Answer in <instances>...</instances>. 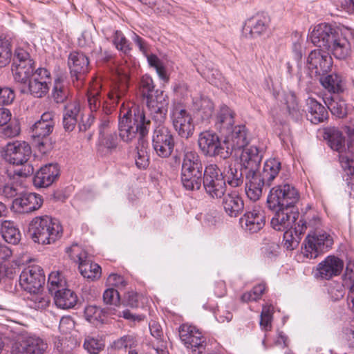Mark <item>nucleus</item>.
<instances>
[{
    "mask_svg": "<svg viewBox=\"0 0 354 354\" xmlns=\"http://www.w3.org/2000/svg\"><path fill=\"white\" fill-rule=\"evenodd\" d=\"M15 98V93L12 88L0 86V105H9L12 103Z\"/></svg>",
    "mask_w": 354,
    "mask_h": 354,
    "instance_id": "55",
    "label": "nucleus"
},
{
    "mask_svg": "<svg viewBox=\"0 0 354 354\" xmlns=\"http://www.w3.org/2000/svg\"><path fill=\"white\" fill-rule=\"evenodd\" d=\"M124 93L118 86L112 88L107 93V98L102 104L100 93H89L87 100L91 114L98 111H102L105 115H110L119 103L120 99Z\"/></svg>",
    "mask_w": 354,
    "mask_h": 354,
    "instance_id": "14",
    "label": "nucleus"
},
{
    "mask_svg": "<svg viewBox=\"0 0 354 354\" xmlns=\"http://www.w3.org/2000/svg\"><path fill=\"white\" fill-rule=\"evenodd\" d=\"M151 121L147 119L142 109L138 106L120 109L118 120V131L120 139L127 143L131 142L138 135L139 146L136 147V165L140 169H145L149 165V158L145 151V137L148 135Z\"/></svg>",
    "mask_w": 354,
    "mask_h": 354,
    "instance_id": "1",
    "label": "nucleus"
},
{
    "mask_svg": "<svg viewBox=\"0 0 354 354\" xmlns=\"http://www.w3.org/2000/svg\"><path fill=\"white\" fill-rule=\"evenodd\" d=\"M53 295L55 305L59 308H73L77 304L78 299L76 293L68 288L58 289Z\"/></svg>",
    "mask_w": 354,
    "mask_h": 354,
    "instance_id": "31",
    "label": "nucleus"
},
{
    "mask_svg": "<svg viewBox=\"0 0 354 354\" xmlns=\"http://www.w3.org/2000/svg\"><path fill=\"white\" fill-rule=\"evenodd\" d=\"M2 226L3 239L10 243L17 244L21 239V234L19 229L10 221H5Z\"/></svg>",
    "mask_w": 354,
    "mask_h": 354,
    "instance_id": "40",
    "label": "nucleus"
},
{
    "mask_svg": "<svg viewBox=\"0 0 354 354\" xmlns=\"http://www.w3.org/2000/svg\"><path fill=\"white\" fill-rule=\"evenodd\" d=\"M324 139L328 147L339 153V160L346 174L354 180V160L346 152V140L342 132L335 127H328L324 129Z\"/></svg>",
    "mask_w": 354,
    "mask_h": 354,
    "instance_id": "8",
    "label": "nucleus"
},
{
    "mask_svg": "<svg viewBox=\"0 0 354 354\" xmlns=\"http://www.w3.org/2000/svg\"><path fill=\"white\" fill-rule=\"evenodd\" d=\"M223 197V205L227 215L236 217L243 211V200L236 192L224 194Z\"/></svg>",
    "mask_w": 354,
    "mask_h": 354,
    "instance_id": "32",
    "label": "nucleus"
},
{
    "mask_svg": "<svg viewBox=\"0 0 354 354\" xmlns=\"http://www.w3.org/2000/svg\"><path fill=\"white\" fill-rule=\"evenodd\" d=\"M59 176L57 163H49L41 167L33 177V184L37 187H47Z\"/></svg>",
    "mask_w": 354,
    "mask_h": 354,
    "instance_id": "25",
    "label": "nucleus"
},
{
    "mask_svg": "<svg viewBox=\"0 0 354 354\" xmlns=\"http://www.w3.org/2000/svg\"><path fill=\"white\" fill-rule=\"evenodd\" d=\"M320 222L319 217L317 214H313L311 216L305 213L301 216L299 222L296 221L295 226V232L296 234H304L308 226L313 227H317Z\"/></svg>",
    "mask_w": 354,
    "mask_h": 354,
    "instance_id": "39",
    "label": "nucleus"
},
{
    "mask_svg": "<svg viewBox=\"0 0 354 354\" xmlns=\"http://www.w3.org/2000/svg\"><path fill=\"white\" fill-rule=\"evenodd\" d=\"M346 133L348 136L347 147L346 148L345 154L350 156L351 158L354 160V128L351 127H346Z\"/></svg>",
    "mask_w": 354,
    "mask_h": 354,
    "instance_id": "64",
    "label": "nucleus"
},
{
    "mask_svg": "<svg viewBox=\"0 0 354 354\" xmlns=\"http://www.w3.org/2000/svg\"><path fill=\"white\" fill-rule=\"evenodd\" d=\"M44 203L41 195L32 192H24L14 199L12 209L19 214H28L39 209Z\"/></svg>",
    "mask_w": 354,
    "mask_h": 354,
    "instance_id": "20",
    "label": "nucleus"
},
{
    "mask_svg": "<svg viewBox=\"0 0 354 354\" xmlns=\"http://www.w3.org/2000/svg\"><path fill=\"white\" fill-rule=\"evenodd\" d=\"M281 169V162L277 158H270L265 162L263 170L258 173V176L267 182V186H270Z\"/></svg>",
    "mask_w": 354,
    "mask_h": 354,
    "instance_id": "36",
    "label": "nucleus"
},
{
    "mask_svg": "<svg viewBox=\"0 0 354 354\" xmlns=\"http://www.w3.org/2000/svg\"><path fill=\"white\" fill-rule=\"evenodd\" d=\"M309 38L315 46L326 50L339 59L346 58L351 50V42L343 30L328 24L315 26Z\"/></svg>",
    "mask_w": 354,
    "mask_h": 354,
    "instance_id": "3",
    "label": "nucleus"
},
{
    "mask_svg": "<svg viewBox=\"0 0 354 354\" xmlns=\"http://www.w3.org/2000/svg\"><path fill=\"white\" fill-rule=\"evenodd\" d=\"M300 194L296 187L283 183L272 187L267 197V207L272 212L271 227L275 230H283L291 227L299 218V212L296 204Z\"/></svg>",
    "mask_w": 354,
    "mask_h": 354,
    "instance_id": "2",
    "label": "nucleus"
},
{
    "mask_svg": "<svg viewBox=\"0 0 354 354\" xmlns=\"http://www.w3.org/2000/svg\"><path fill=\"white\" fill-rule=\"evenodd\" d=\"M187 348H192L194 351H198V354H203L206 346V338L203 335L201 331L198 330L194 333L189 341L183 342Z\"/></svg>",
    "mask_w": 354,
    "mask_h": 354,
    "instance_id": "43",
    "label": "nucleus"
},
{
    "mask_svg": "<svg viewBox=\"0 0 354 354\" xmlns=\"http://www.w3.org/2000/svg\"><path fill=\"white\" fill-rule=\"evenodd\" d=\"M202 185L205 193L213 198H222L226 192L225 176L215 164H210L205 167Z\"/></svg>",
    "mask_w": 354,
    "mask_h": 354,
    "instance_id": "10",
    "label": "nucleus"
},
{
    "mask_svg": "<svg viewBox=\"0 0 354 354\" xmlns=\"http://www.w3.org/2000/svg\"><path fill=\"white\" fill-rule=\"evenodd\" d=\"M80 113V104L77 101L69 102L64 106L63 117L79 120Z\"/></svg>",
    "mask_w": 354,
    "mask_h": 354,
    "instance_id": "53",
    "label": "nucleus"
},
{
    "mask_svg": "<svg viewBox=\"0 0 354 354\" xmlns=\"http://www.w3.org/2000/svg\"><path fill=\"white\" fill-rule=\"evenodd\" d=\"M66 252L68 254L71 259L75 262L80 263L83 262L88 258L87 252L82 250L81 247L76 243L72 244L71 247L66 248Z\"/></svg>",
    "mask_w": 354,
    "mask_h": 354,
    "instance_id": "49",
    "label": "nucleus"
},
{
    "mask_svg": "<svg viewBox=\"0 0 354 354\" xmlns=\"http://www.w3.org/2000/svg\"><path fill=\"white\" fill-rule=\"evenodd\" d=\"M333 61L329 53L321 49L311 50L306 62L307 76L311 80H317L320 77L330 72Z\"/></svg>",
    "mask_w": 354,
    "mask_h": 354,
    "instance_id": "11",
    "label": "nucleus"
},
{
    "mask_svg": "<svg viewBox=\"0 0 354 354\" xmlns=\"http://www.w3.org/2000/svg\"><path fill=\"white\" fill-rule=\"evenodd\" d=\"M333 243V237L325 231L316 230L309 233L304 242L306 256L315 259L329 251Z\"/></svg>",
    "mask_w": 354,
    "mask_h": 354,
    "instance_id": "13",
    "label": "nucleus"
},
{
    "mask_svg": "<svg viewBox=\"0 0 354 354\" xmlns=\"http://www.w3.org/2000/svg\"><path fill=\"white\" fill-rule=\"evenodd\" d=\"M83 346L91 354H97L104 348V344L100 341L92 337H87Z\"/></svg>",
    "mask_w": 354,
    "mask_h": 354,
    "instance_id": "54",
    "label": "nucleus"
},
{
    "mask_svg": "<svg viewBox=\"0 0 354 354\" xmlns=\"http://www.w3.org/2000/svg\"><path fill=\"white\" fill-rule=\"evenodd\" d=\"M151 101H153L155 104L165 106H168L169 102V97L165 93L164 91L159 89L156 90L154 94L151 95V97H149V100H148L147 102Z\"/></svg>",
    "mask_w": 354,
    "mask_h": 354,
    "instance_id": "61",
    "label": "nucleus"
},
{
    "mask_svg": "<svg viewBox=\"0 0 354 354\" xmlns=\"http://www.w3.org/2000/svg\"><path fill=\"white\" fill-rule=\"evenodd\" d=\"M51 84L46 81H39L37 79H30L26 84L20 87V92L29 94L36 98H42L49 92Z\"/></svg>",
    "mask_w": 354,
    "mask_h": 354,
    "instance_id": "30",
    "label": "nucleus"
},
{
    "mask_svg": "<svg viewBox=\"0 0 354 354\" xmlns=\"http://www.w3.org/2000/svg\"><path fill=\"white\" fill-rule=\"evenodd\" d=\"M270 22V19L267 13H257L246 21L243 32H249L252 37L260 36L266 31Z\"/></svg>",
    "mask_w": 354,
    "mask_h": 354,
    "instance_id": "27",
    "label": "nucleus"
},
{
    "mask_svg": "<svg viewBox=\"0 0 354 354\" xmlns=\"http://www.w3.org/2000/svg\"><path fill=\"white\" fill-rule=\"evenodd\" d=\"M301 35L296 32L295 33V38L296 39L292 42V53L294 59L297 62V66L298 68L297 73V77L298 78L299 82H302L304 80V77L302 75L301 73V68H302V64H301V59L303 56L302 53V39H301Z\"/></svg>",
    "mask_w": 354,
    "mask_h": 354,
    "instance_id": "38",
    "label": "nucleus"
},
{
    "mask_svg": "<svg viewBox=\"0 0 354 354\" xmlns=\"http://www.w3.org/2000/svg\"><path fill=\"white\" fill-rule=\"evenodd\" d=\"M115 315H116V309L111 306L100 308L95 305H90L86 306L84 310L86 320L95 326L104 324L106 323L107 317Z\"/></svg>",
    "mask_w": 354,
    "mask_h": 354,
    "instance_id": "24",
    "label": "nucleus"
},
{
    "mask_svg": "<svg viewBox=\"0 0 354 354\" xmlns=\"http://www.w3.org/2000/svg\"><path fill=\"white\" fill-rule=\"evenodd\" d=\"M306 117L311 123L317 124L328 118L326 108L315 98L308 97L306 102Z\"/></svg>",
    "mask_w": 354,
    "mask_h": 354,
    "instance_id": "28",
    "label": "nucleus"
},
{
    "mask_svg": "<svg viewBox=\"0 0 354 354\" xmlns=\"http://www.w3.org/2000/svg\"><path fill=\"white\" fill-rule=\"evenodd\" d=\"M46 348L47 344L42 339L30 336L16 343L13 352L15 354H44Z\"/></svg>",
    "mask_w": 354,
    "mask_h": 354,
    "instance_id": "23",
    "label": "nucleus"
},
{
    "mask_svg": "<svg viewBox=\"0 0 354 354\" xmlns=\"http://www.w3.org/2000/svg\"><path fill=\"white\" fill-rule=\"evenodd\" d=\"M198 144L200 150L206 157L219 158L222 160L229 158V147L225 146L223 138L212 131L200 133Z\"/></svg>",
    "mask_w": 354,
    "mask_h": 354,
    "instance_id": "9",
    "label": "nucleus"
},
{
    "mask_svg": "<svg viewBox=\"0 0 354 354\" xmlns=\"http://www.w3.org/2000/svg\"><path fill=\"white\" fill-rule=\"evenodd\" d=\"M156 90L152 78L148 75H143L139 82V92L142 97L148 101Z\"/></svg>",
    "mask_w": 354,
    "mask_h": 354,
    "instance_id": "44",
    "label": "nucleus"
},
{
    "mask_svg": "<svg viewBox=\"0 0 354 354\" xmlns=\"http://www.w3.org/2000/svg\"><path fill=\"white\" fill-rule=\"evenodd\" d=\"M272 313L269 307H263L261 313L260 325L264 330H270L272 328Z\"/></svg>",
    "mask_w": 354,
    "mask_h": 354,
    "instance_id": "58",
    "label": "nucleus"
},
{
    "mask_svg": "<svg viewBox=\"0 0 354 354\" xmlns=\"http://www.w3.org/2000/svg\"><path fill=\"white\" fill-rule=\"evenodd\" d=\"M78 268L84 278L92 281L100 278L101 275V267L97 263L91 262L88 258L80 263Z\"/></svg>",
    "mask_w": 354,
    "mask_h": 354,
    "instance_id": "37",
    "label": "nucleus"
},
{
    "mask_svg": "<svg viewBox=\"0 0 354 354\" xmlns=\"http://www.w3.org/2000/svg\"><path fill=\"white\" fill-rule=\"evenodd\" d=\"M264 245L262 248V252L266 257L272 259L278 255L280 249L278 244L272 241H268L265 243Z\"/></svg>",
    "mask_w": 354,
    "mask_h": 354,
    "instance_id": "62",
    "label": "nucleus"
},
{
    "mask_svg": "<svg viewBox=\"0 0 354 354\" xmlns=\"http://www.w3.org/2000/svg\"><path fill=\"white\" fill-rule=\"evenodd\" d=\"M247 183L245 192L248 198L252 201H257L262 194V189L267 185V182L258 175L245 176Z\"/></svg>",
    "mask_w": 354,
    "mask_h": 354,
    "instance_id": "35",
    "label": "nucleus"
},
{
    "mask_svg": "<svg viewBox=\"0 0 354 354\" xmlns=\"http://www.w3.org/2000/svg\"><path fill=\"white\" fill-rule=\"evenodd\" d=\"M31 153V147L25 141H15L7 144L3 154L4 159L10 164L22 166L20 169H15L12 173L8 171L10 180L26 178L34 173L33 166L28 162Z\"/></svg>",
    "mask_w": 354,
    "mask_h": 354,
    "instance_id": "4",
    "label": "nucleus"
},
{
    "mask_svg": "<svg viewBox=\"0 0 354 354\" xmlns=\"http://www.w3.org/2000/svg\"><path fill=\"white\" fill-rule=\"evenodd\" d=\"M99 146L106 148L109 151L116 149L118 144V136L116 132L105 133L100 130L99 135Z\"/></svg>",
    "mask_w": 354,
    "mask_h": 354,
    "instance_id": "45",
    "label": "nucleus"
},
{
    "mask_svg": "<svg viewBox=\"0 0 354 354\" xmlns=\"http://www.w3.org/2000/svg\"><path fill=\"white\" fill-rule=\"evenodd\" d=\"M174 135L165 127H158L153 133L152 146L157 156L168 158L173 153L175 147Z\"/></svg>",
    "mask_w": 354,
    "mask_h": 354,
    "instance_id": "16",
    "label": "nucleus"
},
{
    "mask_svg": "<svg viewBox=\"0 0 354 354\" xmlns=\"http://www.w3.org/2000/svg\"><path fill=\"white\" fill-rule=\"evenodd\" d=\"M62 81L59 78L55 80L53 88V97L56 103H62L66 99V93L61 85Z\"/></svg>",
    "mask_w": 354,
    "mask_h": 354,
    "instance_id": "56",
    "label": "nucleus"
},
{
    "mask_svg": "<svg viewBox=\"0 0 354 354\" xmlns=\"http://www.w3.org/2000/svg\"><path fill=\"white\" fill-rule=\"evenodd\" d=\"M12 44L6 37H0V68L8 65L12 59Z\"/></svg>",
    "mask_w": 354,
    "mask_h": 354,
    "instance_id": "42",
    "label": "nucleus"
},
{
    "mask_svg": "<svg viewBox=\"0 0 354 354\" xmlns=\"http://www.w3.org/2000/svg\"><path fill=\"white\" fill-rule=\"evenodd\" d=\"M343 342L349 350V352H354V330L350 328H344L342 330Z\"/></svg>",
    "mask_w": 354,
    "mask_h": 354,
    "instance_id": "63",
    "label": "nucleus"
},
{
    "mask_svg": "<svg viewBox=\"0 0 354 354\" xmlns=\"http://www.w3.org/2000/svg\"><path fill=\"white\" fill-rule=\"evenodd\" d=\"M198 330L196 326L183 324L179 327L180 339L182 342L189 341L192 335H194V333H197Z\"/></svg>",
    "mask_w": 354,
    "mask_h": 354,
    "instance_id": "57",
    "label": "nucleus"
},
{
    "mask_svg": "<svg viewBox=\"0 0 354 354\" xmlns=\"http://www.w3.org/2000/svg\"><path fill=\"white\" fill-rule=\"evenodd\" d=\"M239 221L242 227L246 232L254 234L258 232L264 227L266 216L263 212L254 209L252 211L246 212Z\"/></svg>",
    "mask_w": 354,
    "mask_h": 354,
    "instance_id": "26",
    "label": "nucleus"
},
{
    "mask_svg": "<svg viewBox=\"0 0 354 354\" xmlns=\"http://www.w3.org/2000/svg\"><path fill=\"white\" fill-rule=\"evenodd\" d=\"M243 172L242 169L239 171L236 168L230 166L227 171V179H225L226 183L232 187L241 185L243 183Z\"/></svg>",
    "mask_w": 354,
    "mask_h": 354,
    "instance_id": "50",
    "label": "nucleus"
},
{
    "mask_svg": "<svg viewBox=\"0 0 354 354\" xmlns=\"http://www.w3.org/2000/svg\"><path fill=\"white\" fill-rule=\"evenodd\" d=\"M344 265V261L341 259L334 255H329L317 265L315 276L329 280L341 274Z\"/></svg>",
    "mask_w": 354,
    "mask_h": 354,
    "instance_id": "21",
    "label": "nucleus"
},
{
    "mask_svg": "<svg viewBox=\"0 0 354 354\" xmlns=\"http://www.w3.org/2000/svg\"><path fill=\"white\" fill-rule=\"evenodd\" d=\"M103 301L106 305L113 307L117 306L120 303V296L115 288H108L103 293Z\"/></svg>",
    "mask_w": 354,
    "mask_h": 354,
    "instance_id": "51",
    "label": "nucleus"
},
{
    "mask_svg": "<svg viewBox=\"0 0 354 354\" xmlns=\"http://www.w3.org/2000/svg\"><path fill=\"white\" fill-rule=\"evenodd\" d=\"M11 70L15 81L21 87L31 79L35 71V62L27 51L22 48L16 49Z\"/></svg>",
    "mask_w": 354,
    "mask_h": 354,
    "instance_id": "12",
    "label": "nucleus"
},
{
    "mask_svg": "<svg viewBox=\"0 0 354 354\" xmlns=\"http://www.w3.org/2000/svg\"><path fill=\"white\" fill-rule=\"evenodd\" d=\"M68 66L72 77H75L78 80L88 73L89 59L82 52L73 51L68 55Z\"/></svg>",
    "mask_w": 354,
    "mask_h": 354,
    "instance_id": "22",
    "label": "nucleus"
},
{
    "mask_svg": "<svg viewBox=\"0 0 354 354\" xmlns=\"http://www.w3.org/2000/svg\"><path fill=\"white\" fill-rule=\"evenodd\" d=\"M45 275L41 266L32 265L24 269L19 276L21 288L30 294H37L44 288Z\"/></svg>",
    "mask_w": 354,
    "mask_h": 354,
    "instance_id": "15",
    "label": "nucleus"
},
{
    "mask_svg": "<svg viewBox=\"0 0 354 354\" xmlns=\"http://www.w3.org/2000/svg\"><path fill=\"white\" fill-rule=\"evenodd\" d=\"M53 112H45L30 128L32 142L43 155L49 153L54 148L55 142L50 137L55 124Z\"/></svg>",
    "mask_w": 354,
    "mask_h": 354,
    "instance_id": "6",
    "label": "nucleus"
},
{
    "mask_svg": "<svg viewBox=\"0 0 354 354\" xmlns=\"http://www.w3.org/2000/svg\"><path fill=\"white\" fill-rule=\"evenodd\" d=\"M17 188L12 183H6L3 176H0V194L5 198H10L18 194Z\"/></svg>",
    "mask_w": 354,
    "mask_h": 354,
    "instance_id": "52",
    "label": "nucleus"
},
{
    "mask_svg": "<svg viewBox=\"0 0 354 354\" xmlns=\"http://www.w3.org/2000/svg\"><path fill=\"white\" fill-rule=\"evenodd\" d=\"M135 346L134 338L131 335H124L113 342L112 347L117 350L132 348Z\"/></svg>",
    "mask_w": 354,
    "mask_h": 354,
    "instance_id": "59",
    "label": "nucleus"
},
{
    "mask_svg": "<svg viewBox=\"0 0 354 354\" xmlns=\"http://www.w3.org/2000/svg\"><path fill=\"white\" fill-rule=\"evenodd\" d=\"M296 221L291 227L284 229L283 233V246L288 250H294L298 245L301 240L302 234H296L295 232V226Z\"/></svg>",
    "mask_w": 354,
    "mask_h": 354,
    "instance_id": "41",
    "label": "nucleus"
},
{
    "mask_svg": "<svg viewBox=\"0 0 354 354\" xmlns=\"http://www.w3.org/2000/svg\"><path fill=\"white\" fill-rule=\"evenodd\" d=\"M325 104L332 115L338 118H344L348 114L350 110L348 104L344 99L339 95L327 98V100L325 101Z\"/></svg>",
    "mask_w": 354,
    "mask_h": 354,
    "instance_id": "34",
    "label": "nucleus"
},
{
    "mask_svg": "<svg viewBox=\"0 0 354 354\" xmlns=\"http://www.w3.org/2000/svg\"><path fill=\"white\" fill-rule=\"evenodd\" d=\"M345 277L350 281L348 293V304L349 308L354 313V264H348L346 268Z\"/></svg>",
    "mask_w": 354,
    "mask_h": 354,
    "instance_id": "47",
    "label": "nucleus"
},
{
    "mask_svg": "<svg viewBox=\"0 0 354 354\" xmlns=\"http://www.w3.org/2000/svg\"><path fill=\"white\" fill-rule=\"evenodd\" d=\"M147 106L151 111L153 119L160 124L163 123L166 119L168 106L155 104L153 101L146 102Z\"/></svg>",
    "mask_w": 354,
    "mask_h": 354,
    "instance_id": "46",
    "label": "nucleus"
},
{
    "mask_svg": "<svg viewBox=\"0 0 354 354\" xmlns=\"http://www.w3.org/2000/svg\"><path fill=\"white\" fill-rule=\"evenodd\" d=\"M28 234L35 243L52 244L62 236V227L56 219L44 215L37 216L30 221Z\"/></svg>",
    "mask_w": 354,
    "mask_h": 354,
    "instance_id": "5",
    "label": "nucleus"
},
{
    "mask_svg": "<svg viewBox=\"0 0 354 354\" xmlns=\"http://www.w3.org/2000/svg\"><path fill=\"white\" fill-rule=\"evenodd\" d=\"M171 118L174 129L181 138L188 139L193 135L194 131L193 118L180 104L173 107Z\"/></svg>",
    "mask_w": 354,
    "mask_h": 354,
    "instance_id": "17",
    "label": "nucleus"
},
{
    "mask_svg": "<svg viewBox=\"0 0 354 354\" xmlns=\"http://www.w3.org/2000/svg\"><path fill=\"white\" fill-rule=\"evenodd\" d=\"M59 275V272H57L56 274L52 272L48 276V289L51 295H53L56 290L62 288Z\"/></svg>",
    "mask_w": 354,
    "mask_h": 354,
    "instance_id": "60",
    "label": "nucleus"
},
{
    "mask_svg": "<svg viewBox=\"0 0 354 354\" xmlns=\"http://www.w3.org/2000/svg\"><path fill=\"white\" fill-rule=\"evenodd\" d=\"M320 84L328 92L339 94L344 90L342 76L336 72H327L326 75L317 79Z\"/></svg>",
    "mask_w": 354,
    "mask_h": 354,
    "instance_id": "29",
    "label": "nucleus"
},
{
    "mask_svg": "<svg viewBox=\"0 0 354 354\" xmlns=\"http://www.w3.org/2000/svg\"><path fill=\"white\" fill-rule=\"evenodd\" d=\"M205 169L198 155L190 152L183 159L180 179L183 187L188 191H198L202 187Z\"/></svg>",
    "mask_w": 354,
    "mask_h": 354,
    "instance_id": "7",
    "label": "nucleus"
},
{
    "mask_svg": "<svg viewBox=\"0 0 354 354\" xmlns=\"http://www.w3.org/2000/svg\"><path fill=\"white\" fill-rule=\"evenodd\" d=\"M235 112L225 104H221L216 115V128L221 133L234 125Z\"/></svg>",
    "mask_w": 354,
    "mask_h": 354,
    "instance_id": "33",
    "label": "nucleus"
},
{
    "mask_svg": "<svg viewBox=\"0 0 354 354\" xmlns=\"http://www.w3.org/2000/svg\"><path fill=\"white\" fill-rule=\"evenodd\" d=\"M113 43L118 50L124 54H129L131 50L130 42L120 30L115 31L113 37Z\"/></svg>",
    "mask_w": 354,
    "mask_h": 354,
    "instance_id": "48",
    "label": "nucleus"
},
{
    "mask_svg": "<svg viewBox=\"0 0 354 354\" xmlns=\"http://www.w3.org/2000/svg\"><path fill=\"white\" fill-rule=\"evenodd\" d=\"M240 156L241 165L245 176L258 175L263 155L258 147L250 146L241 149Z\"/></svg>",
    "mask_w": 354,
    "mask_h": 354,
    "instance_id": "19",
    "label": "nucleus"
},
{
    "mask_svg": "<svg viewBox=\"0 0 354 354\" xmlns=\"http://www.w3.org/2000/svg\"><path fill=\"white\" fill-rule=\"evenodd\" d=\"M221 133L224 137L225 146L229 147V158L233 151L241 150L249 144L247 129L243 124L234 125L232 129H227L226 131Z\"/></svg>",
    "mask_w": 354,
    "mask_h": 354,
    "instance_id": "18",
    "label": "nucleus"
}]
</instances>
